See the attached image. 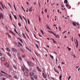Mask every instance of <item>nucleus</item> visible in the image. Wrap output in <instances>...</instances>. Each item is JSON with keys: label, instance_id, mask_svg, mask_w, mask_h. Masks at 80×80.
<instances>
[{"label": "nucleus", "instance_id": "obj_1", "mask_svg": "<svg viewBox=\"0 0 80 80\" xmlns=\"http://www.w3.org/2000/svg\"><path fill=\"white\" fill-rule=\"evenodd\" d=\"M48 32L50 33H51L52 34H53L56 38H60V36L58 35H56V34L55 33L51 31H48Z\"/></svg>", "mask_w": 80, "mask_h": 80}, {"label": "nucleus", "instance_id": "obj_2", "mask_svg": "<svg viewBox=\"0 0 80 80\" xmlns=\"http://www.w3.org/2000/svg\"><path fill=\"white\" fill-rule=\"evenodd\" d=\"M27 62L28 64L29 67L31 66L30 64L31 65V67H33V63H32L31 62H29L28 61H27Z\"/></svg>", "mask_w": 80, "mask_h": 80}, {"label": "nucleus", "instance_id": "obj_3", "mask_svg": "<svg viewBox=\"0 0 80 80\" xmlns=\"http://www.w3.org/2000/svg\"><path fill=\"white\" fill-rule=\"evenodd\" d=\"M76 42H75V41H74L75 44H76V47L77 48L78 47V40L77 39H76Z\"/></svg>", "mask_w": 80, "mask_h": 80}, {"label": "nucleus", "instance_id": "obj_4", "mask_svg": "<svg viewBox=\"0 0 80 80\" xmlns=\"http://www.w3.org/2000/svg\"><path fill=\"white\" fill-rule=\"evenodd\" d=\"M24 74L25 76H27V77L29 76V74H28V73L27 72H24Z\"/></svg>", "mask_w": 80, "mask_h": 80}, {"label": "nucleus", "instance_id": "obj_5", "mask_svg": "<svg viewBox=\"0 0 80 80\" xmlns=\"http://www.w3.org/2000/svg\"><path fill=\"white\" fill-rule=\"evenodd\" d=\"M0 60L1 61H5V58L3 57H2L1 58Z\"/></svg>", "mask_w": 80, "mask_h": 80}, {"label": "nucleus", "instance_id": "obj_6", "mask_svg": "<svg viewBox=\"0 0 80 80\" xmlns=\"http://www.w3.org/2000/svg\"><path fill=\"white\" fill-rule=\"evenodd\" d=\"M12 50L13 52H17V50L13 48H12Z\"/></svg>", "mask_w": 80, "mask_h": 80}, {"label": "nucleus", "instance_id": "obj_7", "mask_svg": "<svg viewBox=\"0 0 80 80\" xmlns=\"http://www.w3.org/2000/svg\"><path fill=\"white\" fill-rule=\"evenodd\" d=\"M37 68L38 72H42V71H41V70L40 69V68L38 67L37 66Z\"/></svg>", "mask_w": 80, "mask_h": 80}, {"label": "nucleus", "instance_id": "obj_8", "mask_svg": "<svg viewBox=\"0 0 80 80\" xmlns=\"http://www.w3.org/2000/svg\"><path fill=\"white\" fill-rule=\"evenodd\" d=\"M14 43H15V45H16V46H17V47H20L19 44L17 43V42H14Z\"/></svg>", "mask_w": 80, "mask_h": 80}, {"label": "nucleus", "instance_id": "obj_9", "mask_svg": "<svg viewBox=\"0 0 80 80\" xmlns=\"http://www.w3.org/2000/svg\"><path fill=\"white\" fill-rule=\"evenodd\" d=\"M3 14L2 13H0V20H1L2 19V18H3Z\"/></svg>", "mask_w": 80, "mask_h": 80}, {"label": "nucleus", "instance_id": "obj_10", "mask_svg": "<svg viewBox=\"0 0 80 80\" xmlns=\"http://www.w3.org/2000/svg\"><path fill=\"white\" fill-rule=\"evenodd\" d=\"M34 75V73L33 72H31L29 74L30 76H33Z\"/></svg>", "mask_w": 80, "mask_h": 80}, {"label": "nucleus", "instance_id": "obj_11", "mask_svg": "<svg viewBox=\"0 0 80 80\" xmlns=\"http://www.w3.org/2000/svg\"><path fill=\"white\" fill-rule=\"evenodd\" d=\"M6 53H7L8 55V56H9V57H11V55L10 54V53L9 52H6Z\"/></svg>", "mask_w": 80, "mask_h": 80}, {"label": "nucleus", "instance_id": "obj_12", "mask_svg": "<svg viewBox=\"0 0 80 80\" xmlns=\"http://www.w3.org/2000/svg\"><path fill=\"white\" fill-rule=\"evenodd\" d=\"M66 7H69V9H70V8H71V7H70V6H69L68 4H66Z\"/></svg>", "mask_w": 80, "mask_h": 80}, {"label": "nucleus", "instance_id": "obj_13", "mask_svg": "<svg viewBox=\"0 0 80 80\" xmlns=\"http://www.w3.org/2000/svg\"><path fill=\"white\" fill-rule=\"evenodd\" d=\"M9 32L10 33H12V34H13L14 35H15V33L14 32H12V30H10L9 31Z\"/></svg>", "mask_w": 80, "mask_h": 80}, {"label": "nucleus", "instance_id": "obj_14", "mask_svg": "<svg viewBox=\"0 0 80 80\" xmlns=\"http://www.w3.org/2000/svg\"><path fill=\"white\" fill-rule=\"evenodd\" d=\"M42 75L44 78H46V76H45V74H44V73H42Z\"/></svg>", "mask_w": 80, "mask_h": 80}, {"label": "nucleus", "instance_id": "obj_15", "mask_svg": "<svg viewBox=\"0 0 80 80\" xmlns=\"http://www.w3.org/2000/svg\"><path fill=\"white\" fill-rule=\"evenodd\" d=\"M34 77L35 79H37V75H34Z\"/></svg>", "mask_w": 80, "mask_h": 80}, {"label": "nucleus", "instance_id": "obj_16", "mask_svg": "<svg viewBox=\"0 0 80 80\" xmlns=\"http://www.w3.org/2000/svg\"><path fill=\"white\" fill-rule=\"evenodd\" d=\"M18 59H20L21 61H22V58L20 56H19L18 57Z\"/></svg>", "mask_w": 80, "mask_h": 80}, {"label": "nucleus", "instance_id": "obj_17", "mask_svg": "<svg viewBox=\"0 0 80 80\" xmlns=\"http://www.w3.org/2000/svg\"><path fill=\"white\" fill-rule=\"evenodd\" d=\"M7 68H9V67H10V65H9V64L8 63L7 64Z\"/></svg>", "mask_w": 80, "mask_h": 80}, {"label": "nucleus", "instance_id": "obj_18", "mask_svg": "<svg viewBox=\"0 0 80 80\" xmlns=\"http://www.w3.org/2000/svg\"><path fill=\"white\" fill-rule=\"evenodd\" d=\"M26 49H27V50H28L29 52H32L31 49H29L28 48L26 47Z\"/></svg>", "mask_w": 80, "mask_h": 80}, {"label": "nucleus", "instance_id": "obj_19", "mask_svg": "<svg viewBox=\"0 0 80 80\" xmlns=\"http://www.w3.org/2000/svg\"><path fill=\"white\" fill-rule=\"evenodd\" d=\"M50 56L51 58H52V59H53V56L51 55V54H50Z\"/></svg>", "mask_w": 80, "mask_h": 80}, {"label": "nucleus", "instance_id": "obj_20", "mask_svg": "<svg viewBox=\"0 0 80 80\" xmlns=\"http://www.w3.org/2000/svg\"><path fill=\"white\" fill-rule=\"evenodd\" d=\"M7 50L8 51V52H10V49H9V48H7Z\"/></svg>", "mask_w": 80, "mask_h": 80}, {"label": "nucleus", "instance_id": "obj_21", "mask_svg": "<svg viewBox=\"0 0 80 80\" xmlns=\"http://www.w3.org/2000/svg\"><path fill=\"white\" fill-rule=\"evenodd\" d=\"M19 41L21 42V43H23V41H22V40L20 38H19Z\"/></svg>", "mask_w": 80, "mask_h": 80}, {"label": "nucleus", "instance_id": "obj_22", "mask_svg": "<svg viewBox=\"0 0 80 80\" xmlns=\"http://www.w3.org/2000/svg\"><path fill=\"white\" fill-rule=\"evenodd\" d=\"M14 32H16V33H17V34H18V33L17 31V30H16V29L14 28Z\"/></svg>", "mask_w": 80, "mask_h": 80}, {"label": "nucleus", "instance_id": "obj_23", "mask_svg": "<svg viewBox=\"0 0 80 80\" xmlns=\"http://www.w3.org/2000/svg\"><path fill=\"white\" fill-rule=\"evenodd\" d=\"M13 67H14V68L15 69V70H17V67H16V66H15V65H13Z\"/></svg>", "mask_w": 80, "mask_h": 80}, {"label": "nucleus", "instance_id": "obj_24", "mask_svg": "<svg viewBox=\"0 0 80 80\" xmlns=\"http://www.w3.org/2000/svg\"><path fill=\"white\" fill-rule=\"evenodd\" d=\"M19 16L20 18V19L22 21V16L20 15V14L19 15Z\"/></svg>", "mask_w": 80, "mask_h": 80}, {"label": "nucleus", "instance_id": "obj_25", "mask_svg": "<svg viewBox=\"0 0 80 80\" xmlns=\"http://www.w3.org/2000/svg\"><path fill=\"white\" fill-rule=\"evenodd\" d=\"M21 69H22V71H23V72H24L25 71V70H24V68H23V67H21Z\"/></svg>", "mask_w": 80, "mask_h": 80}, {"label": "nucleus", "instance_id": "obj_26", "mask_svg": "<svg viewBox=\"0 0 80 80\" xmlns=\"http://www.w3.org/2000/svg\"><path fill=\"white\" fill-rule=\"evenodd\" d=\"M14 17L15 19H17V16H16V15H14Z\"/></svg>", "mask_w": 80, "mask_h": 80}, {"label": "nucleus", "instance_id": "obj_27", "mask_svg": "<svg viewBox=\"0 0 80 80\" xmlns=\"http://www.w3.org/2000/svg\"><path fill=\"white\" fill-rule=\"evenodd\" d=\"M1 73H4V74H5L6 75H7V74L5 72L2 71H1Z\"/></svg>", "mask_w": 80, "mask_h": 80}, {"label": "nucleus", "instance_id": "obj_28", "mask_svg": "<svg viewBox=\"0 0 80 80\" xmlns=\"http://www.w3.org/2000/svg\"><path fill=\"white\" fill-rule=\"evenodd\" d=\"M64 2L65 3H68V0H65Z\"/></svg>", "mask_w": 80, "mask_h": 80}, {"label": "nucleus", "instance_id": "obj_29", "mask_svg": "<svg viewBox=\"0 0 80 80\" xmlns=\"http://www.w3.org/2000/svg\"><path fill=\"white\" fill-rule=\"evenodd\" d=\"M20 50L21 52L22 53H24V51H23V50L22 49H20Z\"/></svg>", "mask_w": 80, "mask_h": 80}, {"label": "nucleus", "instance_id": "obj_30", "mask_svg": "<svg viewBox=\"0 0 80 80\" xmlns=\"http://www.w3.org/2000/svg\"><path fill=\"white\" fill-rule=\"evenodd\" d=\"M59 78L60 80H62V74H60L59 76Z\"/></svg>", "mask_w": 80, "mask_h": 80}, {"label": "nucleus", "instance_id": "obj_31", "mask_svg": "<svg viewBox=\"0 0 80 80\" xmlns=\"http://www.w3.org/2000/svg\"><path fill=\"white\" fill-rule=\"evenodd\" d=\"M18 43L19 44V45H20V46H21V47H22V44H21L20 42H18Z\"/></svg>", "mask_w": 80, "mask_h": 80}, {"label": "nucleus", "instance_id": "obj_32", "mask_svg": "<svg viewBox=\"0 0 80 80\" xmlns=\"http://www.w3.org/2000/svg\"><path fill=\"white\" fill-rule=\"evenodd\" d=\"M55 72H56L57 73H59V72L57 70H55Z\"/></svg>", "mask_w": 80, "mask_h": 80}, {"label": "nucleus", "instance_id": "obj_33", "mask_svg": "<svg viewBox=\"0 0 80 80\" xmlns=\"http://www.w3.org/2000/svg\"><path fill=\"white\" fill-rule=\"evenodd\" d=\"M72 24H73L74 26H77V25H76V24H75V23L74 22H73L72 23Z\"/></svg>", "mask_w": 80, "mask_h": 80}, {"label": "nucleus", "instance_id": "obj_34", "mask_svg": "<svg viewBox=\"0 0 80 80\" xmlns=\"http://www.w3.org/2000/svg\"><path fill=\"white\" fill-rule=\"evenodd\" d=\"M40 31L42 33V34H44V33H43V31H42V29L40 30Z\"/></svg>", "mask_w": 80, "mask_h": 80}, {"label": "nucleus", "instance_id": "obj_35", "mask_svg": "<svg viewBox=\"0 0 80 80\" xmlns=\"http://www.w3.org/2000/svg\"><path fill=\"white\" fill-rule=\"evenodd\" d=\"M7 75H8V77H10V78H11V77H12V76L10 75H8V74H6Z\"/></svg>", "mask_w": 80, "mask_h": 80}, {"label": "nucleus", "instance_id": "obj_36", "mask_svg": "<svg viewBox=\"0 0 80 80\" xmlns=\"http://www.w3.org/2000/svg\"><path fill=\"white\" fill-rule=\"evenodd\" d=\"M28 24H30V21L29 20V19H28Z\"/></svg>", "mask_w": 80, "mask_h": 80}, {"label": "nucleus", "instance_id": "obj_37", "mask_svg": "<svg viewBox=\"0 0 80 80\" xmlns=\"http://www.w3.org/2000/svg\"><path fill=\"white\" fill-rule=\"evenodd\" d=\"M22 58H25V55H22Z\"/></svg>", "mask_w": 80, "mask_h": 80}, {"label": "nucleus", "instance_id": "obj_38", "mask_svg": "<svg viewBox=\"0 0 80 80\" xmlns=\"http://www.w3.org/2000/svg\"><path fill=\"white\" fill-rule=\"evenodd\" d=\"M31 80H34V78H33V77H31Z\"/></svg>", "mask_w": 80, "mask_h": 80}, {"label": "nucleus", "instance_id": "obj_39", "mask_svg": "<svg viewBox=\"0 0 80 80\" xmlns=\"http://www.w3.org/2000/svg\"><path fill=\"white\" fill-rule=\"evenodd\" d=\"M25 70H26V71H28V69H27V68H25Z\"/></svg>", "mask_w": 80, "mask_h": 80}, {"label": "nucleus", "instance_id": "obj_40", "mask_svg": "<svg viewBox=\"0 0 80 80\" xmlns=\"http://www.w3.org/2000/svg\"><path fill=\"white\" fill-rule=\"evenodd\" d=\"M53 43H57V42L55 41V40H53Z\"/></svg>", "mask_w": 80, "mask_h": 80}, {"label": "nucleus", "instance_id": "obj_41", "mask_svg": "<svg viewBox=\"0 0 80 80\" xmlns=\"http://www.w3.org/2000/svg\"><path fill=\"white\" fill-rule=\"evenodd\" d=\"M59 30L60 32L61 31V27H59Z\"/></svg>", "mask_w": 80, "mask_h": 80}, {"label": "nucleus", "instance_id": "obj_42", "mask_svg": "<svg viewBox=\"0 0 80 80\" xmlns=\"http://www.w3.org/2000/svg\"><path fill=\"white\" fill-rule=\"evenodd\" d=\"M13 56H14V57H16V55H15V53H13L12 54Z\"/></svg>", "mask_w": 80, "mask_h": 80}, {"label": "nucleus", "instance_id": "obj_43", "mask_svg": "<svg viewBox=\"0 0 80 80\" xmlns=\"http://www.w3.org/2000/svg\"><path fill=\"white\" fill-rule=\"evenodd\" d=\"M22 8L23 9V10H24V12H25V10L24 9V8H23V6H22Z\"/></svg>", "mask_w": 80, "mask_h": 80}, {"label": "nucleus", "instance_id": "obj_44", "mask_svg": "<svg viewBox=\"0 0 80 80\" xmlns=\"http://www.w3.org/2000/svg\"><path fill=\"white\" fill-rule=\"evenodd\" d=\"M26 35H27V37H28V39H30V38H29L28 35H27V34H26Z\"/></svg>", "mask_w": 80, "mask_h": 80}, {"label": "nucleus", "instance_id": "obj_45", "mask_svg": "<svg viewBox=\"0 0 80 80\" xmlns=\"http://www.w3.org/2000/svg\"><path fill=\"white\" fill-rule=\"evenodd\" d=\"M39 22H41V18H40V16H39Z\"/></svg>", "mask_w": 80, "mask_h": 80}, {"label": "nucleus", "instance_id": "obj_46", "mask_svg": "<svg viewBox=\"0 0 80 80\" xmlns=\"http://www.w3.org/2000/svg\"><path fill=\"white\" fill-rule=\"evenodd\" d=\"M47 28H48L49 30H51V29L49 27V26H47Z\"/></svg>", "mask_w": 80, "mask_h": 80}, {"label": "nucleus", "instance_id": "obj_47", "mask_svg": "<svg viewBox=\"0 0 80 80\" xmlns=\"http://www.w3.org/2000/svg\"><path fill=\"white\" fill-rule=\"evenodd\" d=\"M25 28H26L27 32H29V31H28V30H27V28H26V26H25Z\"/></svg>", "mask_w": 80, "mask_h": 80}, {"label": "nucleus", "instance_id": "obj_48", "mask_svg": "<svg viewBox=\"0 0 80 80\" xmlns=\"http://www.w3.org/2000/svg\"><path fill=\"white\" fill-rule=\"evenodd\" d=\"M6 79H7V78H2V80H6Z\"/></svg>", "mask_w": 80, "mask_h": 80}, {"label": "nucleus", "instance_id": "obj_49", "mask_svg": "<svg viewBox=\"0 0 80 80\" xmlns=\"http://www.w3.org/2000/svg\"><path fill=\"white\" fill-rule=\"evenodd\" d=\"M73 57L74 58H76V56H75V55L74 54H73Z\"/></svg>", "mask_w": 80, "mask_h": 80}, {"label": "nucleus", "instance_id": "obj_50", "mask_svg": "<svg viewBox=\"0 0 80 80\" xmlns=\"http://www.w3.org/2000/svg\"><path fill=\"white\" fill-rule=\"evenodd\" d=\"M8 36V37H9L10 38H12V37H11V36H10V35L9 34Z\"/></svg>", "mask_w": 80, "mask_h": 80}, {"label": "nucleus", "instance_id": "obj_51", "mask_svg": "<svg viewBox=\"0 0 80 80\" xmlns=\"http://www.w3.org/2000/svg\"><path fill=\"white\" fill-rule=\"evenodd\" d=\"M14 78H15L17 79V76H14Z\"/></svg>", "mask_w": 80, "mask_h": 80}, {"label": "nucleus", "instance_id": "obj_52", "mask_svg": "<svg viewBox=\"0 0 80 80\" xmlns=\"http://www.w3.org/2000/svg\"><path fill=\"white\" fill-rule=\"evenodd\" d=\"M68 50L69 51H70V50H71V48H69L68 49Z\"/></svg>", "mask_w": 80, "mask_h": 80}, {"label": "nucleus", "instance_id": "obj_53", "mask_svg": "<svg viewBox=\"0 0 80 80\" xmlns=\"http://www.w3.org/2000/svg\"><path fill=\"white\" fill-rule=\"evenodd\" d=\"M33 72H34V73H35L36 72V71H35V70H33Z\"/></svg>", "mask_w": 80, "mask_h": 80}, {"label": "nucleus", "instance_id": "obj_54", "mask_svg": "<svg viewBox=\"0 0 80 80\" xmlns=\"http://www.w3.org/2000/svg\"><path fill=\"white\" fill-rule=\"evenodd\" d=\"M22 18H23L24 19V20H25V17L24 16H22Z\"/></svg>", "mask_w": 80, "mask_h": 80}, {"label": "nucleus", "instance_id": "obj_55", "mask_svg": "<svg viewBox=\"0 0 80 80\" xmlns=\"http://www.w3.org/2000/svg\"><path fill=\"white\" fill-rule=\"evenodd\" d=\"M70 78H71V77H70V76H69V77L68 78V80H70Z\"/></svg>", "mask_w": 80, "mask_h": 80}, {"label": "nucleus", "instance_id": "obj_56", "mask_svg": "<svg viewBox=\"0 0 80 80\" xmlns=\"http://www.w3.org/2000/svg\"><path fill=\"white\" fill-rule=\"evenodd\" d=\"M12 67H10L9 68V70H12Z\"/></svg>", "mask_w": 80, "mask_h": 80}, {"label": "nucleus", "instance_id": "obj_57", "mask_svg": "<svg viewBox=\"0 0 80 80\" xmlns=\"http://www.w3.org/2000/svg\"><path fill=\"white\" fill-rule=\"evenodd\" d=\"M18 25H19V27H21V24L19 23H18Z\"/></svg>", "mask_w": 80, "mask_h": 80}, {"label": "nucleus", "instance_id": "obj_58", "mask_svg": "<svg viewBox=\"0 0 80 80\" xmlns=\"http://www.w3.org/2000/svg\"><path fill=\"white\" fill-rule=\"evenodd\" d=\"M66 32H67V31H64V32H62V33L64 34V33H66Z\"/></svg>", "mask_w": 80, "mask_h": 80}, {"label": "nucleus", "instance_id": "obj_59", "mask_svg": "<svg viewBox=\"0 0 80 80\" xmlns=\"http://www.w3.org/2000/svg\"><path fill=\"white\" fill-rule=\"evenodd\" d=\"M2 8L3 9H4V6H3V5H2Z\"/></svg>", "mask_w": 80, "mask_h": 80}, {"label": "nucleus", "instance_id": "obj_60", "mask_svg": "<svg viewBox=\"0 0 80 80\" xmlns=\"http://www.w3.org/2000/svg\"><path fill=\"white\" fill-rule=\"evenodd\" d=\"M44 12H47V9H46L45 10Z\"/></svg>", "mask_w": 80, "mask_h": 80}, {"label": "nucleus", "instance_id": "obj_61", "mask_svg": "<svg viewBox=\"0 0 80 80\" xmlns=\"http://www.w3.org/2000/svg\"><path fill=\"white\" fill-rule=\"evenodd\" d=\"M3 54L2 53L0 52V56H2Z\"/></svg>", "mask_w": 80, "mask_h": 80}, {"label": "nucleus", "instance_id": "obj_62", "mask_svg": "<svg viewBox=\"0 0 80 80\" xmlns=\"http://www.w3.org/2000/svg\"><path fill=\"white\" fill-rule=\"evenodd\" d=\"M53 52L55 54H56V55H57V52H55L54 51Z\"/></svg>", "mask_w": 80, "mask_h": 80}, {"label": "nucleus", "instance_id": "obj_63", "mask_svg": "<svg viewBox=\"0 0 80 80\" xmlns=\"http://www.w3.org/2000/svg\"><path fill=\"white\" fill-rule=\"evenodd\" d=\"M36 45L37 48H38V45H37V44H36Z\"/></svg>", "mask_w": 80, "mask_h": 80}, {"label": "nucleus", "instance_id": "obj_64", "mask_svg": "<svg viewBox=\"0 0 80 80\" xmlns=\"http://www.w3.org/2000/svg\"><path fill=\"white\" fill-rule=\"evenodd\" d=\"M33 4H34V5H36V2H33Z\"/></svg>", "mask_w": 80, "mask_h": 80}]
</instances>
